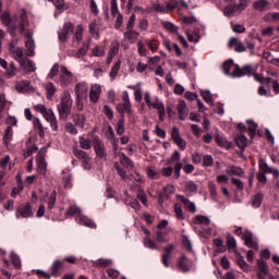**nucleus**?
Segmentation results:
<instances>
[{"label": "nucleus", "instance_id": "56", "mask_svg": "<svg viewBox=\"0 0 279 279\" xmlns=\"http://www.w3.org/2000/svg\"><path fill=\"white\" fill-rule=\"evenodd\" d=\"M35 151H38V147L33 144L31 146H27V148L24 150V158H29Z\"/></svg>", "mask_w": 279, "mask_h": 279}, {"label": "nucleus", "instance_id": "44", "mask_svg": "<svg viewBox=\"0 0 279 279\" xmlns=\"http://www.w3.org/2000/svg\"><path fill=\"white\" fill-rule=\"evenodd\" d=\"M14 134V131L12 130V126H8L4 131L3 135V143L5 145H10V142L12 141V136Z\"/></svg>", "mask_w": 279, "mask_h": 279}, {"label": "nucleus", "instance_id": "47", "mask_svg": "<svg viewBox=\"0 0 279 279\" xmlns=\"http://www.w3.org/2000/svg\"><path fill=\"white\" fill-rule=\"evenodd\" d=\"M214 245L217 247L216 252L218 254H223L226 252V245H223V240L217 238L214 240Z\"/></svg>", "mask_w": 279, "mask_h": 279}, {"label": "nucleus", "instance_id": "26", "mask_svg": "<svg viewBox=\"0 0 279 279\" xmlns=\"http://www.w3.org/2000/svg\"><path fill=\"white\" fill-rule=\"evenodd\" d=\"M88 49H90V45L87 43H83L82 47L76 52L70 53V56L77 59L84 58V56L88 53Z\"/></svg>", "mask_w": 279, "mask_h": 279}, {"label": "nucleus", "instance_id": "61", "mask_svg": "<svg viewBox=\"0 0 279 279\" xmlns=\"http://www.w3.org/2000/svg\"><path fill=\"white\" fill-rule=\"evenodd\" d=\"M147 46H148V49H150V51L153 53H156V51H158V40L157 39H151V40L147 41Z\"/></svg>", "mask_w": 279, "mask_h": 279}, {"label": "nucleus", "instance_id": "31", "mask_svg": "<svg viewBox=\"0 0 279 279\" xmlns=\"http://www.w3.org/2000/svg\"><path fill=\"white\" fill-rule=\"evenodd\" d=\"M216 143L219 147H223L225 149L232 147V142L228 141L223 135H216Z\"/></svg>", "mask_w": 279, "mask_h": 279}, {"label": "nucleus", "instance_id": "29", "mask_svg": "<svg viewBox=\"0 0 279 279\" xmlns=\"http://www.w3.org/2000/svg\"><path fill=\"white\" fill-rule=\"evenodd\" d=\"M118 158L122 167H124L125 169H134V161L128 158L125 154L119 155Z\"/></svg>", "mask_w": 279, "mask_h": 279}, {"label": "nucleus", "instance_id": "63", "mask_svg": "<svg viewBox=\"0 0 279 279\" xmlns=\"http://www.w3.org/2000/svg\"><path fill=\"white\" fill-rule=\"evenodd\" d=\"M208 189L211 197L215 199V197H217V184H215L213 181H209Z\"/></svg>", "mask_w": 279, "mask_h": 279}, {"label": "nucleus", "instance_id": "36", "mask_svg": "<svg viewBox=\"0 0 279 279\" xmlns=\"http://www.w3.org/2000/svg\"><path fill=\"white\" fill-rule=\"evenodd\" d=\"M89 33L94 38H99V22L93 21L89 24Z\"/></svg>", "mask_w": 279, "mask_h": 279}, {"label": "nucleus", "instance_id": "22", "mask_svg": "<svg viewBox=\"0 0 279 279\" xmlns=\"http://www.w3.org/2000/svg\"><path fill=\"white\" fill-rule=\"evenodd\" d=\"M48 197V208L49 210L53 209V206H56V199L58 197V194H56V191L51 192L50 194L46 193L44 196H40V202H47Z\"/></svg>", "mask_w": 279, "mask_h": 279}, {"label": "nucleus", "instance_id": "8", "mask_svg": "<svg viewBox=\"0 0 279 279\" xmlns=\"http://www.w3.org/2000/svg\"><path fill=\"white\" fill-rule=\"evenodd\" d=\"M148 108L151 110H157L158 114H159V121H165V104L162 102V100H160V98L158 96H156L154 98V100L150 102V105H148Z\"/></svg>", "mask_w": 279, "mask_h": 279}, {"label": "nucleus", "instance_id": "30", "mask_svg": "<svg viewBox=\"0 0 279 279\" xmlns=\"http://www.w3.org/2000/svg\"><path fill=\"white\" fill-rule=\"evenodd\" d=\"M178 199H180V202H182V204H184L186 210H189L190 213H196L197 211V208L195 207V204L192 203L191 201H189V198H186L182 195H179Z\"/></svg>", "mask_w": 279, "mask_h": 279}, {"label": "nucleus", "instance_id": "3", "mask_svg": "<svg viewBox=\"0 0 279 279\" xmlns=\"http://www.w3.org/2000/svg\"><path fill=\"white\" fill-rule=\"evenodd\" d=\"M73 107V99H71V93L63 92L61 95V102L58 105V112L60 119L66 121L69 114H71V108Z\"/></svg>", "mask_w": 279, "mask_h": 279}, {"label": "nucleus", "instance_id": "4", "mask_svg": "<svg viewBox=\"0 0 279 279\" xmlns=\"http://www.w3.org/2000/svg\"><path fill=\"white\" fill-rule=\"evenodd\" d=\"M33 110L35 112H39L44 117V119L50 123L52 130L56 132L58 130V119L56 118V113H53L52 109H48L43 104H37L33 106Z\"/></svg>", "mask_w": 279, "mask_h": 279}, {"label": "nucleus", "instance_id": "32", "mask_svg": "<svg viewBox=\"0 0 279 279\" xmlns=\"http://www.w3.org/2000/svg\"><path fill=\"white\" fill-rule=\"evenodd\" d=\"M226 173H228V175H239L240 178H243V175H245L243 169L236 166H229L226 170Z\"/></svg>", "mask_w": 279, "mask_h": 279}, {"label": "nucleus", "instance_id": "19", "mask_svg": "<svg viewBox=\"0 0 279 279\" xmlns=\"http://www.w3.org/2000/svg\"><path fill=\"white\" fill-rule=\"evenodd\" d=\"M257 277L259 279H266L267 278V274H269V267L267 266V264L265 263V260L259 259L257 262Z\"/></svg>", "mask_w": 279, "mask_h": 279}, {"label": "nucleus", "instance_id": "35", "mask_svg": "<svg viewBox=\"0 0 279 279\" xmlns=\"http://www.w3.org/2000/svg\"><path fill=\"white\" fill-rule=\"evenodd\" d=\"M147 177L150 178V180H158L160 178V172L156 169V167L150 166L146 169Z\"/></svg>", "mask_w": 279, "mask_h": 279}, {"label": "nucleus", "instance_id": "18", "mask_svg": "<svg viewBox=\"0 0 279 279\" xmlns=\"http://www.w3.org/2000/svg\"><path fill=\"white\" fill-rule=\"evenodd\" d=\"M10 53H12L14 60H16L19 64H23L24 60L27 59L23 57V48H16L14 45L10 46Z\"/></svg>", "mask_w": 279, "mask_h": 279}, {"label": "nucleus", "instance_id": "48", "mask_svg": "<svg viewBox=\"0 0 279 279\" xmlns=\"http://www.w3.org/2000/svg\"><path fill=\"white\" fill-rule=\"evenodd\" d=\"M10 258L13 267L15 269H21V257L16 253L12 252L10 254Z\"/></svg>", "mask_w": 279, "mask_h": 279}, {"label": "nucleus", "instance_id": "43", "mask_svg": "<svg viewBox=\"0 0 279 279\" xmlns=\"http://www.w3.org/2000/svg\"><path fill=\"white\" fill-rule=\"evenodd\" d=\"M16 180H17V187H13L11 193L12 197H16V195H19L23 191V181H21V174L16 175Z\"/></svg>", "mask_w": 279, "mask_h": 279}, {"label": "nucleus", "instance_id": "34", "mask_svg": "<svg viewBox=\"0 0 279 279\" xmlns=\"http://www.w3.org/2000/svg\"><path fill=\"white\" fill-rule=\"evenodd\" d=\"M73 38L76 43H82V40H84V26L82 24L76 26Z\"/></svg>", "mask_w": 279, "mask_h": 279}, {"label": "nucleus", "instance_id": "25", "mask_svg": "<svg viewBox=\"0 0 279 279\" xmlns=\"http://www.w3.org/2000/svg\"><path fill=\"white\" fill-rule=\"evenodd\" d=\"M229 47L234 48V51L238 53H243V51H245V46L243 43L234 37L229 40Z\"/></svg>", "mask_w": 279, "mask_h": 279}, {"label": "nucleus", "instance_id": "50", "mask_svg": "<svg viewBox=\"0 0 279 279\" xmlns=\"http://www.w3.org/2000/svg\"><path fill=\"white\" fill-rule=\"evenodd\" d=\"M58 89L56 88V85L53 83H47L46 84V93H47V98L51 99L53 95H56V92Z\"/></svg>", "mask_w": 279, "mask_h": 279}, {"label": "nucleus", "instance_id": "14", "mask_svg": "<svg viewBox=\"0 0 279 279\" xmlns=\"http://www.w3.org/2000/svg\"><path fill=\"white\" fill-rule=\"evenodd\" d=\"M99 97H101V85L99 84L92 85L90 92H89V100L93 104H97L99 101Z\"/></svg>", "mask_w": 279, "mask_h": 279}, {"label": "nucleus", "instance_id": "24", "mask_svg": "<svg viewBox=\"0 0 279 279\" xmlns=\"http://www.w3.org/2000/svg\"><path fill=\"white\" fill-rule=\"evenodd\" d=\"M128 88L134 90L135 101H138V104H141L143 101V86L141 85V83H137L136 85H129Z\"/></svg>", "mask_w": 279, "mask_h": 279}, {"label": "nucleus", "instance_id": "6", "mask_svg": "<svg viewBox=\"0 0 279 279\" xmlns=\"http://www.w3.org/2000/svg\"><path fill=\"white\" fill-rule=\"evenodd\" d=\"M77 80L75 75L72 74L66 66H61L59 72L58 84H60L61 88H69V86H73Z\"/></svg>", "mask_w": 279, "mask_h": 279}, {"label": "nucleus", "instance_id": "23", "mask_svg": "<svg viewBox=\"0 0 279 279\" xmlns=\"http://www.w3.org/2000/svg\"><path fill=\"white\" fill-rule=\"evenodd\" d=\"M177 110L179 112V119H181V121H184V119H186V117L189 116V108L186 107V102L184 100H179L177 105Z\"/></svg>", "mask_w": 279, "mask_h": 279}, {"label": "nucleus", "instance_id": "51", "mask_svg": "<svg viewBox=\"0 0 279 279\" xmlns=\"http://www.w3.org/2000/svg\"><path fill=\"white\" fill-rule=\"evenodd\" d=\"M235 141L240 149H245V147H247V137L245 135L243 134L238 135Z\"/></svg>", "mask_w": 279, "mask_h": 279}, {"label": "nucleus", "instance_id": "40", "mask_svg": "<svg viewBox=\"0 0 279 279\" xmlns=\"http://www.w3.org/2000/svg\"><path fill=\"white\" fill-rule=\"evenodd\" d=\"M118 112L125 114V112H132V105L130 102H122L117 106Z\"/></svg>", "mask_w": 279, "mask_h": 279}, {"label": "nucleus", "instance_id": "64", "mask_svg": "<svg viewBox=\"0 0 279 279\" xmlns=\"http://www.w3.org/2000/svg\"><path fill=\"white\" fill-rule=\"evenodd\" d=\"M235 10H236V7H235V5H228V7L225 9V11H223L225 16H229V17L234 16Z\"/></svg>", "mask_w": 279, "mask_h": 279}, {"label": "nucleus", "instance_id": "33", "mask_svg": "<svg viewBox=\"0 0 279 279\" xmlns=\"http://www.w3.org/2000/svg\"><path fill=\"white\" fill-rule=\"evenodd\" d=\"M172 252H173V244H170L165 248V254L162 256V263L165 267H169V258L171 257Z\"/></svg>", "mask_w": 279, "mask_h": 279}, {"label": "nucleus", "instance_id": "42", "mask_svg": "<svg viewBox=\"0 0 279 279\" xmlns=\"http://www.w3.org/2000/svg\"><path fill=\"white\" fill-rule=\"evenodd\" d=\"M92 56L95 58H104V56H106V49L102 46H96L92 49Z\"/></svg>", "mask_w": 279, "mask_h": 279}, {"label": "nucleus", "instance_id": "1", "mask_svg": "<svg viewBox=\"0 0 279 279\" xmlns=\"http://www.w3.org/2000/svg\"><path fill=\"white\" fill-rule=\"evenodd\" d=\"M3 8V2L0 1V21L7 27H17L21 34H24L25 38H27L25 47H26V56L29 58L35 56L36 44L34 43L33 36L34 33L29 31L27 27L29 22H27V12L25 9L20 10L19 16L10 17V13L1 12Z\"/></svg>", "mask_w": 279, "mask_h": 279}, {"label": "nucleus", "instance_id": "55", "mask_svg": "<svg viewBox=\"0 0 279 279\" xmlns=\"http://www.w3.org/2000/svg\"><path fill=\"white\" fill-rule=\"evenodd\" d=\"M260 204H263V194L258 193L253 197V208H260Z\"/></svg>", "mask_w": 279, "mask_h": 279}, {"label": "nucleus", "instance_id": "28", "mask_svg": "<svg viewBox=\"0 0 279 279\" xmlns=\"http://www.w3.org/2000/svg\"><path fill=\"white\" fill-rule=\"evenodd\" d=\"M20 66L23 69L24 73H34V71H36V64L28 59H24V63L20 64Z\"/></svg>", "mask_w": 279, "mask_h": 279}, {"label": "nucleus", "instance_id": "49", "mask_svg": "<svg viewBox=\"0 0 279 279\" xmlns=\"http://www.w3.org/2000/svg\"><path fill=\"white\" fill-rule=\"evenodd\" d=\"M125 133V118L122 116L117 125L118 136H122Z\"/></svg>", "mask_w": 279, "mask_h": 279}, {"label": "nucleus", "instance_id": "21", "mask_svg": "<svg viewBox=\"0 0 279 279\" xmlns=\"http://www.w3.org/2000/svg\"><path fill=\"white\" fill-rule=\"evenodd\" d=\"M193 222L195 223V226H199L201 228H203V230H206V228L210 226V218L197 215L194 217Z\"/></svg>", "mask_w": 279, "mask_h": 279}, {"label": "nucleus", "instance_id": "27", "mask_svg": "<svg viewBox=\"0 0 279 279\" xmlns=\"http://www.w3.org/2000/svg\"><path fill=\"white\" fill-rule=\"evenodd\" d=\"M191 267H193V262L186 258V256H182L179 260V268L181 271H189Z\"/></svg>", "mask_w": 279, "mask_h": 279}, {"label": "nucleus", "instance_id": "41", "mask_svg": "<svg viewBox=\"0 0 279 279\" xmlns=\"http://www.w3.org/2000/svg\"><path fill=\"white\" fill-rule=\"evenodd\" d=\"M201 95L206 104H209V106H213L215 104V100L213 99V94L210 90L205 89L201 90Z\"/></svg>", "mask_w": 279, "mask_h": 279}, {"label": "nucleus", "instance_id": "9", "mask_svg": "<svg viewBox=\"0 0 279 279\" xmlns=\"http://www.w3.org/2000/svg\"><path fill=\"white\" fill-rule=\"evenodd\" d=\"M47 149L43 148L38 154H37V171L41 175H45L47 173V160H45V153Z\"/></svg>", "mask_w": 279, "mask_h": 279}, {"label": "nucleus", "instance_id": "20", "mask_svg": "<svg viewBox=\"0 0 279 279\" xmlns=\"http://www.w3.org/2000/svg\"><path fill=\"white\" fill-rule=\"evenodd\" d=\"M163 46L170 53L174 51L179 58L182 57V49H180V46H178V44H171L169 38H163Z\"/></svg>", "mask_w": 279, "mask_h": 279}, {"label": "nucleus", "instance_id": "46", "mask_svg": "<svg viewBox=\"0 0 279 279\" xmlns=\"http://www.w3.org/2000/svg\"><path fill=\"white\" fill-rule=\"evenodd\" d=\"M73 121L76 128L84 129V125L86 123V117H84L83 114H76L74 116Z\"/></svg>", "mask_w": 279, "mask_h": 279}, {"label": "nucleus", "instance_id": "60", "mask_svg": "<svg viewBox=\"0 0 279 279\" xmlns=\"http://www.w3.org/2000/svg\"><path fill=\"white\" fill-rule=\"evenodd\" d=\"M61 267H62V262L56 260L51 266L52 276H58V271H60Z\"/></svg>", "mask_w": 279, "mask_h": 279}, {"label": "nucleus", "instance_id": "16", "mask_svg": "<svg viewBox=\"0 0 279 279\" xmlns=\"http://www.w3.org/2000/svg\"><path fill=\"white\" fill-rule=\"evenodd\" d=\"M15 90L22 94L34 93V87L28 81H20L15 84Z\"/></svg>", "mask_w": 279, "mask_h": 279}, {"label": "nucleus", "instance_id": "37", "mask_svg": "<svg viewBox=\"0 0 279 279\" xmlns=\"http://www.w3.org/2000/svg\"><path fill=\"white\" fill-rule=\"evenodd\" d=\"M185 193L186 195H195V193H197V184H195L193 181L186 182Z\"/></svg>", "mask_w": 279, "mask_h": 279}, {"label": "nucleus", "instance_id": "62", "mask_svg": "<svg viewBox=\"0 0 279 279\" xmlns=\"http://www.w3.org/2000/svg\"><path fill=\"white\" fill-rule=\"evenodd\" d=\"M80 145H81L82 149H90V147H93L90 140H86L84 137L80 138Z\"/></svg>", "mask_w": 279, "mask_h": 279}, {"label": "nucleus", "instance_id": "17", "mask_svg": "<svg viewBox=\"0 0 279 279\" xmlns=\"http://www.w3.org/2000/svg\"><path fill=\"white\" fill-rule=\"evenodd\" d=\"M253 8L257 12H267V10H271V2L269 0H257L253 2Z\"/></svg>", "mask_w": 279, "mask_h": 279}, {"label": "nucleus", "instance_id": "45", "mask_svg": "<svg viewBox=\"0 0 279 279\" xmlns=\"http://www.w3.org/2000/svg\"><path fill=\"white\" fill-rule=\"evenodd\" d=\"M120 69H121V61H118L111 68V71H110V74H109L111 81L117 80V75H119V70Z\"/></svg>", "mask_w": 279, "mask_h": 279}, {"label": "nucleus", "instance_id": "11", "mask_svg": "<svg viewBox=\"0 0 279 279\" xmlns=\"http://www.w3.org/2000/svg\"><path fill=\"white\" fill-rule=\"evenodd\" d=\"M171 136L174 143L178 145V147H180V149L182 150L186 149V141H184V138L180 136V129H178L177 126H173L171 131Z\"/></svg>", "mask_w": 279, "mask_h": 279}, {"label": "nucleus", "instance_id": "2", "mask_svg": "<svg viewBox=\"0 0 279 279\" xmlns=\"http://www.w3.org/2000/svg\"><path fill=\"white\" fill-rule=\"evenodd\" d=\"M222 71L230 77H243L244 75H254L256 73V69L251 65H245L241 69L239 65L234 64L232 60L225 62Z\"/></svg>", "mask_w": 279, "mask_h": 279}, {"label": "nucleus", "instance_id": "54", "mask_svg": "<svg viewBox=\"0 0 279 279\" xmlns=\"http://www.w3.org/2000/svg\"><path fill=\"white\" fill-rule=\"evenodd\" d=\"M138 32L135 31H129L125 33V38H128V40H130V43H136V40H138Z\"/></svg>", "mask_w": 279, "mask_h": 279}, {"label": "nucleus", "instance_id": "57", "mask_svg": "<svg viewBox=\"0 0 279 279\" xmlns=\"http://www.w3.org/2000/svg\"><path fill=\"white\" fill-rule=\"evenodd\" d=\"M271 167L267 165V162L260 160L259 161V173H271Z\"/></svg>", "mask_w": 279, "mask_h": 279}, {"label": "nucleus", "instance_id": "52", "mask_svg": "<svg viewBox=\"0 0 279 279\" xmlns=\"http://www.w3.org/2000/svg\"><path fill=\"white\" fill-rule=\"evenodd\" d=\"M199 32L198 31H189L187 32V39L190 43H199Z\"/></svg>", "mask_w": 279, "mask_h": 279}, {"label": "nucleus", "instance_id": "53", "mask_svg": "<svg viewBox=\"0 0 279 279\" xmlns=\"http://www.w3.org/2000/svg\"><path fill=\"white\" fill-rule=\"evenodd\" d=\"M246 123H247V128H248L251 137L256 136V130L258 129V124H256L252 120H247Z\"/></svg>", "mask_w": 279, "mask_h": 279}, {"label": "nucleus", "instance_id": "12", "mask_svg": "<svg viewBox=\"0 0 279 279\" xmlns=\"http://www.w3.org/2000/svg\"><path fill=\"white\" fill-rule=\"evenodd\" d=\"M15 215L17 219H29V217L34 216V211H32V205L27 203L24 207H20Z\"/></svg>", "mask_w": 279, "mask_h": 279}, {"label": "nucleus", "instance_id": "59", "mask_svg": "<svg viewBox=\"0 0 279 279\" xmlns=\"http://www.w3.org/2000/svg\"><path fill=\"white\" fill-rule=\"evenodd\" d=\"M94 149L99 158H104V156H106V150H104L101 143H96Z\"/></svg>", "mask_w": 279, "mask_h": 279}, {"label": "nucleus", "instance_id": "13", "mask_svg": "<svg viewBox=\"0 0 279 279\" xmlns=\"http://www.w3.org/2000/svg\"><path fill=\"white\" fill-rule=\"evenodd\" d=\"M75 95H76L78 101H82V99H86V97H88V84H86V83L76 84Z\"/></svg>", "mask_w": 279, "mask_h": 279}, {"label": "nucleus", "instance_id": "39", "mask_svg": "<svg viewBox=\"0 0 279 279\" xmlns=\"http://www.w3.org/2000/svg\"><path fill=\"white\" fill-rule=\"evenodd\" d=\"M33 125L40 137L45 136V129L43 128V123H40V119L34 118Z\"/></svg>", "mask_w": 279, "mask_h": 279}, {"label": "nucleus", "instance_id": "38", "mask_svg": "<svg viewBox=\"0 0 279 279\" xmlns=\"http://www.w3.org/2000/svg\"><path fill=\"white\" fill-rule=\"evenodd\" d=\"M162 26L167 32H170V34H178V26L173 22L163 21Z\"/></svg>", "mask_w": 279, "mask_h": 279}, {"label": "nucleus", "instance_id": "15", "mask_svg": "<svg viewBox=\"0 0 279 279\" xmlns=\"http://www.w3.org/2000/svg\"><path fill=\"white\" fill-rule=\"evenodd\" d=\"M74 156L82 160L84 169H90V162H93V159H90L84 150H74Z\"/></svg>", "mask_w": 279, "mask_h": 279}, {"label": "nucleus", "instance_id": "5", "mask_svg": "<svg viewBox=\"0 0 279 279\" xmlns=\"http://www.w3.org/2000/svg\"><path fill=\"white\" fill-rule=\"evenodd\" d=\"M70 217H75V220L80 226H86V228H97V225L90 220L88 217L82 214V209L77 206H71L66 213Z\"/></svg>", "mask_w": 279, "mask_h": 279}, {"label": "nucleus", "instance_id": "58", "mask_svg": "<svg viewBox=\"0 0 279 279\" xmlns=\"http://www.w3.org/2000/svg\"><path fill=\"white\" fill-rule=\"evenodd\" d=\"M94 265L96 267H109V265H112V260L100 258V259L94 262Z\"/></svg>", "mask_w": 279, "mask_h": 279}, {"label": "nucleus", "instance_id": "7", "mask_svg": "<svg viewBox=\"0 0 279 279\" xmlns=\"http://www.w3.org/2000/svg\"><path fill=\"white\" fill-rule=\"evenodd\" d=\"M235 234H239V235L242 234V239L244 240L245 245H247V247H253V250L258 251V243L256 242V240H254L252 232L250 231L243 232V228H238L235 230Z\"/></svg>", "mask_w": 279, "mask_h": 279}, {"label": "nucleus", "instance_id": "10", "mask_svg": "<svg viewBox=\"0 0 279 279\" xmlns=\"http://www.w3.org/2000/svg\"><path fill=\"white\" fill-rule=\"evenodd\" d=\"M73 34V24L71 22H66L61 31L59 32V40L61 43H66L70 36Z\"/></svg>", "mask_w": 279, "mask_h": 279}]
</instances>
